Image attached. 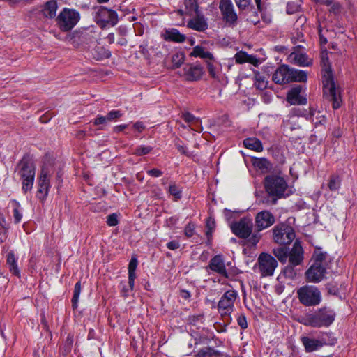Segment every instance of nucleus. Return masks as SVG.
Wrapping results in <instances>:
<instances>
[{
    "label": "nucleus",
    "instance_id": "f257e3e1",
    "mask_svg": "<svg viewBox=\"0 0 357 357\" xmlns=\"http://www.w3.org/2000/svg\"><path fill=\"white\" fill-rule=\"evenodd\" d=\"M321 65L322 68L324 94L333 102V108L337 109L341 106L340 91L335 86L329 61L328 53L326 51L322 52L321 54Z\"/></svg>",
    "mask_w": 357,
    "mask_h": 357
},
{
    "label": "nucleus",
    "instance_id": "f03ea898",
    "mask_svg": "<svg viewBox=\"0 0 357 357\" xmlns=\"http://www.w3.org/2000/svg\"><path fill=\"white\" fill-rule=\"evenodd\" d=\"M307 79L306 72L281 65L274 72L272 80L277 84L283 85L290 82H305Z\"/></svg>",
    "mask_w": 357,
    "mask_h": 357
},
{
    "label": "nucleus",
    "instance_id": "7ed1b4c3",
    "mask_svg": "<svg viewBox=\"0 0 357 357\" xmlns=\"http://www.w3.org/2000/svg\"><path fill=\"white\" fill-rule=\"evenodd\" d=\"M17 172L22 181V190L24 192L30 191L33 188L36 174L33 162L29 158L24 157L17 165Z\"/></svg>",
    "mask_w": 357,
    "mask_h": 357
},
{
    "label": "nucleus",
    "instance_id": "20e7f679",
    "mask_svg": "<svg viewBox=\"0 0 357 357\" xmlns=\"http://www.w3.org/2000/svg\"><path fill=\"white\" fill-rule=\"evenodd\" d=\"M335 319V313L323 307L314 314H309L305 318L304 324L316 328L329 326Z\"/></svg>",
    "mask_w": 357,
    "mask_h": 357
},
{
    "label": "nucleus",
    "instance_id": "39448f33",
    "mask_svg": "<svg viewBox=\"0 0 357 357\" xmlns=\"http://www.w3.org/2000/svg\"><path fill=\"white\" fill-rule=\"evenodd\" d=\"M80 15L75 9L64 8L56 18L58 27L62 31L71 30L79 21Z\"/></svg>",
    "mask_w": 357,
    "mask_h": 357
},
{
    "label": "nucleus",
    "instance_id": "423d86ee",
    "mask_svg": "<svg viewBox=\"0 0 357 357\" xmlns=\"http://www.w3.org/2000/svg\"><path fill=\"white\" fill-rule=\"evenodd\" d=\"M264 185L270 195L278 198H281L287 188V183L284 178L275 174L267 176L265 178Z\"/></svg>",
    "mask_w": 357,
    "mask_h": 357
},
{
    "label": "nucleus",
    "instance_id": "0eeeda50",
    "mask_svg": "<svg viewBox=\"0 0 357 357\" xmlns=\"http://www.w3.org/2000/svg\"><path fill=\"white\" fill-rule=\"evenodd\" d=\"M300 302L305 306H314L321 301V294L317 287L305 285L297 290Z\"/></svg>",
    "mask_w": 357,
    "mask_h": 357
},
{
    "label": "nucleus",
    "instance_id": "6e6552de",
    "mask_svg": "<svg viewBox=\"0 0 357 357\" xmlns=\"http://www.w3.org/2000/svg\"><path fill=\"white\" fill-rule=\"evenodd\" d=\"M303 254L304 252L301 242L296 240L289 252V265L284 270L286 275L290 278H294L295 276L296 272L294 270V267L301 264L304 258Z\"/></svg>",
    "mask_w": 357,
    "mask_h": 357
},
{
    "label": "nucleus",
    "instance_id": "1a4fd4ad",
    "mask_svg": "<svg viewBox=\"0 0 357 357\" xmlns=\"http://www.w3.org/2000/svg\"><path fill=\"white\" fill-rule=\"evenodd\" d=\"M295 236L294 229L285 223L278 224L273 229V241L279 245L290 244Z\"/></svg>",
    "mask_w": 357,
    "mask_h": 357
},
{
    "label": "nucleus",
    "instance_id": "9d476101",
    "mask_svg": "<svg viewBox=\"0 0 357 357\" xmlns=\"http://www.w3.org/2000/svg\"><path fill=\"white\" fill-rule=\"evenodd\" d=\"M238 294L234 290L227 291L220 298L218 310L222 317L229 319L231 313L234 309V303L237 298Z\"/></svg>",
    "mask_w": 357,
    "mask_h": 357
},
{
    "label": "nucleus",
    "instance_id": "9b49d317",
    "mask_svg": "<svg viewBox=\"0 0 357 357\" xmlns=\"http://www.w3.org/2000/svg\"><path fill=\"white\" fill-rule=\"evenodd\" d=\"M258 268L262 277L272 276L278 266L277 260L268 253H261L257 259Z\"/></svg>",
    "mask_w": 357,
    "mask_h": 357
},
{
    "label": "nucleus",
    "instance_id": "f8f14e48",
    "mask_svg": "<svg viewBox=\"0 0 357 357\" xmlns=\"http://www.w3.org/2000/svg\"><path fill=\"white\" fill-rule=\"evenodd\" d=\"M219 9L223 21L229 26H234L237 24L238 15L234 9L231 0H220Z\"/></svg>",
    "mask_w": 357,
    "mask_h": 357
},
{
    "label": "nucleus",
    "instance_id": "ddd939ff",
    "mask_svg": "<svg viewBox=\"0 0 357 357\" xmlns=\"http://www.w3.org/2000/svg\"><path fill=\"white\" fill-rule=\"evenodd\" d=\"M118 15L116 11L100 7L96 15V22L102 28L107 26H114L118 23Z\"/></svg>",
    "mask_w": 357,
    "mask_h": 357
},
{
    "label": "nucleus",
    "instance_id": "4468645a",
    "mask_svg": "<svg viewBox=\"0 0 357 357\" xmlns=\"http://www.w3.org/2000/svg\"><path fill=\"white\" fill-rule=\"evenodd\" d=\"M253 223L250 218H241L231 226L232 232L238 237L247 238L252 233Z\"/></svg>",
    "mask_w": 357,
    "mask_h": 357
},
{
    "label": "nucleus",
    "instance_id": "2eb2a0df",
    "mask_svg": "<svg viewBox=\"0 0 357 357\" xmlns=\"http://www.w3.org/2000/svg\"><path fill=\"white\" fill-rule=\"evenodd\" d=\"M38 188L37 190V197L44 201L49 192L50 188V172L45 167H43L40 175L38 176Z\"/></svg>",
    "mask_w": 357,
    "mask_h": 357
},
{
    "label": "nucleus",
    "instance_id": "dca6fc26",
    "mask_svg": "<svg viewBox=\"0 0 357 357\" xmlns=\"http://www.w3.org/2000/svg\"><path fill=\"white\" fill-rule=\"evenodd\" d=\"M275 222L273 215L268 211L259 212L255 217V225L258 231L265 229Z\"/></svg>",
    "mask_w": 357,
    "mask_h": 357
},
{
    "label": "nucleus",
    "instance_id": "f3484780",
    "mask_svg": "<svg viewBox=\"0 0 357 357\" xmlns=\"http://www.w3.org/2000/svg\"><path fill=\"white\" fill-rule=\"evenodd\" d=\"M326 273L324 266L312 264L305 272L306 280L309 282L317 283L322 280Z\"/></svg>",
    "mask_w": 357,
    "mask_h": 357
},
{
    "label": "nucleus",
    "instance_id": "a211bd4d",
    "mask_svg": "<svg viewBox=\"0 0 357 357\" xmlns=\"http://www.w3.org/2000/svg\"><path fill=\"white\" fill-rule=\"evenodd\" d=\"M181 75L185 79L190 82L197 81L203 75L204 70L200 66H188L183 68Z\"/></svg>",
    "mask_w": 357,
    "mask_h": 357
},
{
    "label": "nucleus",
    "instance_id": "6ab92c4d",
    "mask_svg": "<svg viewBox=\"0 0 357 357\" xmlns=\"http://www.w3.org/2000/svg\"><path fill=\"white\" fill-rule=\"evenodd\" d=\"M302 88L296 86L292 88L287 96V101L290 105H305L307 103V98L303 96L301 93Z\"/></svg>",
    "mask_w": 357,
    "mask_h": 357
},
{
    "label": "nucleus",
    "instance_id": "aec40b11",
    "mask_svg": "<svg viewBox=\"0 0 357 357\" xmlns=\"http://www.w3.org/2000/svg\"><path fill=\"white\" fill-rule=\"evenodd\" d=\"M208 268L222 276L228 277L224 260L220 255H215L210 260Z\"/></svg>",
    "mask_w": 357,
    "mask_h": 357
},
{
    "label": "nucleus",
    "instance_id": "412c9836",
    "mask_svg": "<svg viewBox=\"0 0 357 357\" xmlns=\"http://www.w3.org/2000/svg\"><path fill=\"white\" fill-rule=\"evenodd\" d=\"M299 120V114H295L294 110H292L291 113L283 121L284 131L288 132V131L299 129L301 128Z\"/></svg>",
    "mask_w": 357,
    "mask_h": 357
},
{
    "label": "nucleus",
    "instance_id": "4be33fe9",
    "mask_svg": "<svg viewBox=\"0 0 357 357\" xmlns=\"http://www.w3.org/2000/svg\"><path fill=\"white\" fill-rule=\"evenodd\" d=\"M289 60L294 64L301 66H309L312 63V60L305 54L301 52H294L289 56Z\"/></svg>",
    "mask_w": 357,
    "mask_h": 357
},
{
    "label": "nucleus",
    "instance_id": "5701e85b",
    "mask_svg": "<svg viewBox=\"0 0 357 357\" xmlns=\"http://www.w3.org/2000/svg\"><path fill=\"white\" fill-rule=\"evenodd\" d=\"M162 36L165 40L173 41L176 43H183L186 37L176 29H169L165 31Z\"/></svg>",
    "mask_w": 357,
    "mask_h": 357
},
{
    "label": "nucleus",
    "instance_id": "b1692460",
    "mask_svg": "<svg viewBox=\"0 0 357 357\" xmlns=\"http://www.w3.org/2000/svg\"><path fill=\"white\" fill-rule=\"evenodd\" d=\"M301 342L307 352H312L317 351L321 348L324 345V343L321 341L312 339L308 337H302Z\"/></svg>",
    "mask_w": 357,
    "mask_h": 357
},
{
    "label": "nucleus",
    "instance_id": "393cba45",
    "mask_svg": "<svg viewBox=\"0 0 357 357\" xmlns=\"http://www.w3.org/2000/svg\"><path fill=\"white\" fill-rule=\"evenodd\" d=\"M235 61L237 63L241 64L244 63H250L254 66H257L259 63L258 59L253 55H249L245 52L240 51L234 55Z\"/></svg>",
    "mask_w": 357,
    "mask_h": 357
},
{
    "label": "nucleus",
    "instance_id": "a878e982",
    "mask_svg": "<svg viewBox=\"0 0 357 357\" xmlns=\"http://www.w3.org/2000/svg\"><path fill=\"white\" fill-rule=\"evenodd\" d=\"M188 27L197 31H204L208 28V24L203 17H195L188 21Z\"/></svg>",
    "mask_w": 357,
    "mask_h": 357
},
{
    "label": "nucleus",
    "instance_id": "bb28decb",
    "mask_svg": "<svg viewBox=\"0 0 357 357\" xmlns=\"http://www.w3.org/2000/svg\"><path fill=\"white\" fill-rule=\"evenodd\" d=\"M190 56L199 57L206 61H211L213 59L212 53L205 50L204 47L200 45H197L193 48L192 52L190 54Z\"/></svg>",
    "mask_w": 357,
    "mask_h": 357
},
{
    "label": "nucleus",
    "instance_id": "cd10ccee",
    "mask_svg": "<svg viewBox=\"0 0 357 357\" xmlns=\"http://www.w3.org/2000/svg\"><path fill=\"white\" fill-rule=\"evenodd\" d=\"M58 8L57 2L54 0L47 1L43 10L45 17L48 18H53L56 16V10Z\"/></svg>",
    "mask_w": 357,
    "mask_h": 357
},
{
    "label": "nucleus",
    "instance_id": "c85d7f7f",
    "mask_svg": "<svg viewBox=\"0 0 357 357\" xmlns=\"http://www.w3.org/2000/svg\"><path fill=\"white\" fill-rule=\"evenodd\" d=\"M244 146L250 150L261 152L263 151V146L260 140L257 138H247L243 141Z\"/></svg>",
    "mask_w": 357,
    "mask_h": 357
},
{
    "label": "nucleus",
    "instance_id": "c756f323",
    "mask_svg": "<svg viewBox=\"0 0 357 357\" xmlns=\"http://www.w3.org/2000/svg\"><path fill=\"white\" fill-rule=\"evenodd\" d=\"M341 185V178L338 175H331L330 176L327 187L331 192H337Z\"/></svg>",
    "mask_w": 357,
    "mask_h": 357
},
{
    "label": "nucleus",
    "instance_id": "7c9ffc66",
    "mask_svg": "<svg viewBox=\"0 0 357 357\" xmlns=\"http://www.w3.org/2000/svg\"><path fill=\"white\" fill-rule=\"evenodd\" d=\"M254 167L261 172H266L271 169V164L265 158H257L253 161Z\"/></svg>",
    "mask_w": 357,
    "mask_h": 357
},
{
    "label": "nucleus",
    "instance_id": "2f4dec72",
    "mask_svg": "<svg viewBox=\"0 0 357 357\" xmlns=\"http://www.w3.org/2000/svg\"><path fill=\"white\" fill-rule=\"evenodd\" d=\"M185 54L181 52H177L174 53L171 57V61L172 63V68H179L181 64L184 62Z\"/></svg>",
    "mask_w": 357,
    "mask_h": 357
},
{
    "label": "nucleus",
    "instance_id": "473e14b6",
    "mask_svg": "<svg viewBox=\"0 0 357 357\" xmlns=\"http://www.w3.org/2000/svg\"><path fill=\"white\" fill-rule=\"evenodd\" d=\"M273 252L281 263H286L288 259L289 252H287L284 248H275L273 250Z\"/></svg>",
    "mask_w": 357,
    "mask_h": 357
},
{
    "label": "nucleus",
    "instance_id": "72a5a7b5",
    "mask_svg": "<svg viewBox=\"0 0 357 357\" xmlns=\"http://www.w3.org/2000/svg\"><path fill=\"white\" fill-rule=\"evenodd\" d=\"M326 259V253L321 250H316L313 255V264L318 266H324V261Z\"/></svg>",
    "mask_w": 357,
    "mask_h": 357
},
{
    "label": "nucleus",
    "instance_id": "f704fd0d",
    "mask_svg": "<svg viewBox=\"0 0 357 357\" xmlns=\"http://www.w3.org/2000/svg\"><path fill=\"white\" fill-rule=\"evenodd\" d=\"M301 6V0H292L287 2V13L294 14L298 12Z\"/></svg>",
    "mask_w": 357,
    "mask_h": 357
},
{
    "label": "nucleus",
    "instance_id": "c9c22d12",
    "mask_svg": "<svg viewBox=\"0 0 357 357\" xmlns=\"http://www.w3.org/2000/svg\"><path fill=\"white\" fill-rule=\"evenodd\" d=\"M81 290H82L81 282H77L75 285L73 296L72 298V305H73V309H75L77 307V303H78L79 297V295L81 293Z\"/></svg>",
    "mask_w": 357,
    "mask_h": 357
},
{
    "label": "nucleus",
    "instance_id": "e433bc0d",
    "mask_svg": "<svg viewBox=\"0 0 357 357\" xmlns=\"http://www.w3.org/2000/svg\"><path fill=\"white\" fill-rule=\"evenodd\" d=\"M168 192H169V194L172 196L174 197L175 200H178V199H181V194H182L181 188L179 186H178L177 185H176L174 183H171L169 185Z\"/></svg>",
    "mask_w": 357,
    "mask_h": 357
},
{
    "label": "nucleus",
    "instance_id": "4c0bfd02",
    "mask_svg": "<svg viewBox=\"0 0 357 357\" xmlns=\"http://www.w3.org/2000/svg\"><path fill=\"white\" fill-rule=\"evenodd\" d=\"M12 206L13 207V216L15 223H19L22 218V214L20 211V204L15 200L11 202Z\"/></svg>",
    "mask_w": 357,
    "mask_h": 357
},
{
    "label": "nucleus",
    "instance_id": "58836bf2",
    "mask_svg": "<svg viewBox=\"0 0 357 357\" xmlns=\"http://www.w3.org/2000/svg\"><path fill=\"white\" fill-rule=\"evenodd\" d=\"M255 86L257 89L263 90L267 86V82L265 80V78L261 76L259 73L255 74Z\"/></svg>",
    "mask_w": 357,
    "mask_h": 357
},
{
    "label": "nucleus",
    "instance_id": "ea45409f",
    "mask_svg": "<svg viewBox=\"0 0 357 357\" xmlns=\"http://www.w3.org/2000/svg\"><path fill=\"white\" fill-rule=\"evenodd\" d=\"M215 354V351L211 347H206L201 349L196 357H212Z\"/></svg>",
    "mask_w": 357,
    "mask_h": 357
},
{
    "label": "nucleus",
    "instance_id": "a19ab883",
    "mask_svg": "<svg viewBox=\"0 0 357 357\" xmlns=\"http://www.w3.org/2000/svg\"><path fill=\"white\" fill-rule=\"evenodd\" d=\"M152 149V147L149 146H139L135 149L133 154L137 155H146L149 153Z\"/></svg>",
    "mask_w": 357,
    "mask_h": 357
},
{
    "label": "nucleus",
    "instance_id": "79ce46f5",
    "mask_svg": "<svg viewBox=\"0 0 357 357\" xmlns=\"http://www.w3.org/2000/svg\"><path fill=\"white\" fill-rule=\"evenodd\" d=\"M138 264V261L136 257H132L128 264V275L132 273V275L135 274V270L137 268Z\"/></svg>",
    "mask_w": 357,
    "mask_h": 357
},
{
    "label": "nucleus",
    "instance_id": "37998d69",
    "mask_svg": "<svg viewBox=\"0 0 357 357\" xmlns=\"http://www.w3.org/2000/svg\"><path fill=\"white\" fill-rule=\"evenodd\" d=\"M121 116H122V113L119 110H112L109 112L107 116H105L107 122L114 121L120 118Z\"/></svg>",
    "mask_w": 357,
    "mask_h": 357
},
{
    "label": "nucleus",
    "instance_id": "c03bdc74",
    "mask_svg": "<svg viewBox=\"0 0 357 357\" xmlns=\"http://www.w3.org/2000/svg\"><path fill=\"white\" fill-rule=\"evenodd\" d=\"M236 6L240 10H244L247 8L250 4L251 0H234Z\"/></svg>",
    "mask_w": 357,
    "mask_h": 357
},
{
    "label": "nucleus",
    "instance_id": "a18cd8bd",
    "mask_svg": "<svg viewBox=\"0 0 357 357\" xmlns=\"http://www.w3.org/2000/svg\"><path fill=\"white\" fill-rule=\"evenodd\" d=\"M117 215L115 213H112L107 217V223L109 226L114 227L118 224Z\"/></svg>",
    "mask_w": 357,
    "mask_h": 357
},
{
    "label": "nucleus",
    "instance_id": "49530a36",
    "mask_svg": "<svg viewBox=\"0 0 357 357\" xmlns=\"http://www.w3.org/2000/svg\"><path fill=\"white\" fill-rule=\"evenodd\" d=\"M195 232V225L189 223L185 228V234L187 237H192Z\"/></svg>",
    "mask_w": 357,
    "mask_h": 357
},
{
    "label": "nucleus",
    "instance_id": "de8ad7c7",
    "mask_svg": "<svg viewBox=\"0 0 357 357\" xmlns=\"http://www.w3.org/2000/svg\"><path fill=\"white\" fill-rule=\"evenodd\" d=\"M238 324L243 328L245 329L248 327V323L245 315H240L237 319Z\"/></svg>",
    "mask_w": 357,
    "mask_h": 357
},
{
    "label": "nucleus",
    "instance_id": "09e8293b",
    "mask_svg": "<svg viewBox=\"0 0 357 357\" xmlns=\"http://www.w3.org/2000/svg\"><path fill=\"white\" fill-rule=\"evenodd\" d=\"M260 238H261V235L260 234H254L248 239V242L250 244L255 245H256L259 241Z\"/></svg>",
    "mask_w": 357,
    "mask_h": 357
},
{
    "label": "nucleus",
    "instance_id": "8fccbe9b",
    "mask_svg": "<svg viewBox=\"0 0 357 357\" xmlns=\"http://www.w3.org/2000/svg\"><path fill=\"white\" fill-rule=\"evenodd\" d=\"M147 174L153 177H159L162 175V172L158 169H152L147 171Z\"/></svg>",
    "mask_w": 357,
    "mask_h": 357
},
{
    "label": "nucleus",
    "instance_id": "3c124183",
    "mask_svg": "<svg viewBox=\"0 0 357 357\" xmlns=\"http://www.w3.org/2000/svg\"><path fill=\"white\" fill-rule=\"evenodd\" d=\"M207 68H208V71L210 75L212 77L216 78L218 77V74L215 71V67L213 66V65L211 63H210V62L208 63Z\"/></svg>",
    "mask_w": 357,
    "mask_h": 357
},
{
    "label": "nucleus",
    "instance_id": "603ef678",
    "mask_svg": "<svg viewBox=\"0 0 357 357\" xmlns=\"http://www.w3.org/2000/svg\"><path fill=\"white\" fill-rule=\"evenodd\" d=\"M183 119L188 122L191 123L195 121V117L190 113L186 112L183 114Z\"/></svg>",
    "mask_w": 357,
    "mask_h": 357
},
{
    "label": "nucleus",
    "instance_id": "864d4df0",
    "mask_svg": "<svg viewBox=\"0 0 357 357\" xmlns=\"http://www.w3.org/2000/svg\"><path fill=\"white\" fill-rule=\"evenodd\" d=\"M107 122V121L106 117L103 116H98L94 120V124L97 126L100 124H105Z\"/></svg>",
    "mask_w": 357,
    "mask_h": 357
},
{
    "label": "nucleus",
    "instance_id": "5fc2aeb1",
    "mask_svg": "<svg viewBox=\"0 0 357 357\" xmlns=\"http://www.w3.org/2000/svg\"><path fill=\"white\" fill-rule=\"evenodd\" d=\"M6 230V219L3 215L0 214V232H5Z\"/></svg>",
    "mask_w": 357,
    "mask_h": 357
},
{
    "label": "nucleus",
    "instance_id": "6e6d98bb",
    "mask_svg": "<svg viewBox=\"0 0 357 357\" xmlns=\"http://www.w3.org/2000/svg\"><path fill=\"white\" fill-rule=\"evenodd\" d=\"M167 247L169 250H176L177 248H179V243H178V241H170V242L167 243Z\"/></svg>",
    "mask_w": 357,
    "mask_h": 357
},
{
    "label": "nucleus",
    "instance_id": "4d7b16f0",
    "mask_svg": "<svg viewBox=\"0 0 357 357\" xmlns=\"http://www.w3.org/2000/svg\"><path fill=\"white\" fill-rule=\"evenodd\" d=\"M133 127L139 132H142L144 130V128H145V126H144V123L142 122H141V121L136 122L133 125Z\"/></svg>",
    "mask_w": 357,
    "mask_h": 357
},
{
    "label": "nucleus",
    "instance_id": "13d9d810",
    "mask_svg": "<svg viewBox=\"0 0 357 357\" xmlns=\"http://www.w3.org/2000/svg\"><path fill=\"white\" fill-rule=\"evenodd\" d=\"M7 263L8 266L16 263L15 255L12 252L8 253L7 256Z\"/></svg>",
    "mask_w": 357,
    "mask_h": 357
},
{
    "label": "nucleus",
    "instance_id": "bf43d9fd",
    "mask_svg": "<svg viewBox=\"0 0 357 357\" xmlns=\"http://www.w3.org/2000/svg\"><path fill=\"white\" fill-rule=\"evenodd\" d=\"M9 268H10V271L13 273V274L17 275V276L20 275V270L18 269L17 263L10 265Z\"/></svg>",
    "mask_w": 357,
    "mask_h": 357
},
{
    "label": "nucleus",
    "instance_id": "052dcab7",
    "mask_svg": "<svg viewBox=\"0 0 357 357\" xmlns=\"http://www.w3.org/2000/svg\"><path fill=\"white\" fill-rule=\"evenodd\" d=\"M135 278H136V275H132V273L128 275V284H129L130 289L131 290L134 287Z\"/></svg>",
    "mask_w": 357,
    "mask_h": 357
},
{
    "label": "nucleus",
    "instance_id": "680f3d73",
    "mask_svg": "<svg viewBox=\"0 0 357 357\" xmlns=\"http://www.w3.org/2000/svg\"><path fill=\"white\" fill-rule=\"evenodd\" d=\"M184 3L187 8H189L190 10H195L196 5L193 0H185Z\"/></svg>",
    "mask_w": 357,
    "mask_h": 357
},
{
    "label": "nucleus",
    "instance_id": "e2e57ef3",
    "mask_svg": "<svg viewBox=\"0 0 357 357\" xmlns=\"http://www.w3.org/2000/svg\"><path fill=\"white\" fill-rule=\"evenodd\" d=\"M207 227L208 228V231L206 232V234L208 236L209 234H211L212 232V229L214 228L215 227V222L213 220H211V219H208L207 220Z\"/></svg>",
    "mask_w": 357,
    "mask_h": 357
},
{
    "label": "nucleus",
    "instance_id": "0e129e2a",
    "mask_svg": "<svg viewBox=\"0 0 357 357\" xmlns=\"http://www.w3.org/2000/svg\"><path fill=\"white\" fill-rule=\"evenodd\" d=\"M176 148L180 153L185 154V155H188L187 149L183 144H176Z\"/></svg>",
    "mask_w": 357,
    "mask_h": 357
},
{
    "label": "nucleus",
    "instance_id": "69168bd1",
    "mask_svg": "<svg viewBox=\"0 0 357 357\" xmlns=\"http://www.w3.org/2000/svg\"><path fill=\"white\" fill-rule=\"evenodd\" d=\"M81 33L78 31H75L73 33L72 36L70 38V40H71V43L74 44L75 41L74 39L75 38H79L81 37Z\"/></svg>",
    "mask_w": 357,
    "mask_h": 357
},
{
    "label": "nucleus",
    "instance_id": "338daca9",
    "mask_svg": "<svg viewBox=\"0 0 357 357\" xmlns=\"http://www.w3.org/2000/svg\"><path fill=\"white\" fill-rule=\"evenodd\" d=\"M127 125L126 124H123V125H119V126H116V127H114V131L115 132H121L122 130H123L125 128H127Z\"/></svg>",
    "mask_w": 357,
    "mask_h": 357
},
{
    "label": "nucleus",
    "instance_id": "774afa93",
    "mask_svg": "<svg viewBox=\"0 0 357 357\" xmlns=\"http://www.w3.org/2000/svg\"><path fill=\"white\" fill-rule=\"evenodd\" d=\"M181 296L182 298H183L185 299H188V298H189L190 297V294L188 291L183 290L181 292Z\"/></svg>",
    "mask_w": 357,
    "mask_h": 357
}]
</instances>
